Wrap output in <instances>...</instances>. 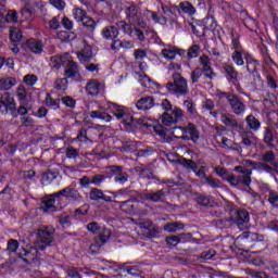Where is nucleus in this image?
Instances as JSON below:
<instances>
[{
  "label": "nucleus",
  "mask_w": 278,
  "mask_h": 278,
  "mask_svg": "<svg viewBox=\"0 0 278 278\" xmlns=\"http://www.w3.org/2000/svg\"><path fill=\"white\" fill-rule=\"evenodd\" d=\"M186 225L181 222H172L166 224L163 229L164 231H168L169 233H175L178 229H184Z\"/></svg>",
  "instance_id": "30"
},
{
  "label": "nucleus",
  "mask_w": 278,
  "mask_h": 278,
  "mask_svg": "<svg viewBox=\"0 0 278 278\" xmlns=\"http://www.w3.org/2000/svg\"><path fill=\"white\" fill-rule=\"evenodd\" d=\"M241 142L244 147H253L255 144V136L249 131H243L241 134Z\"/></svg>",
  "instance_id": "33"
},
{
  "label": "nucleus",
  "mask_w": 278,
  "mask_h": 278,
  "mask_svg": "<svg viewBox=\"0 0 278 278\" xmlns=\"http://www.w3.org/2000/svg\"><path fill=\"white\" fill-rule=\"evenodd\" d=\"M251 220V215H249V212L244 208H239L233 212V214L230 216V222L237 225L239 229H244L247 225H249V222Z\"/></svg>",
  "instance_id": "5"
},
{
  "label": "nucleus",
  "mask_w": 278,
  "mask_h": 278,
  "mask_svg": "<svg viewBox=\"0 0 278 278\" xmlns=\"http://www.w3.org/2000/svg\"><path fill=\"white\" fill-rule=\"evenodd\" d=\"M136 108L142 112H147L148 110L155 108V98L151 96L140 98L136 103Z\"/></svg>",
  "instance_id": "12"
},
{
  "label": "nucleus",
  "mask_w": 278,
  "mask_h": 278,
  "mask_svg": "<svg viewBox=\"0 0 278 278\" xmlns=\"http://www.w3.org/2000/svg\"><path fill=\"white\" fill-rule=\"evenodd\" d=\"M55 233V229L51 226H43L37 231V249L39 251H45L47 247H51V242H53V235Z\"/></svg>",
  "instance_id": "3"
},
{
  "label": "nucleus",
  "mask_w": 278,
  "mask_h": 278,
  "mask_svg": "<svg viewBox=\"0 0 278 278\" xmlns=\"http://www.w3.org/2000/svg\"><path fill=\"white\" fill-rule=\"evenodd\" d=\"M68 87V80L66 78H59L55 80V90H66Z\"/></svg>",
  "instance_id": "58"
},
{
  "label": "nucleus",
  "mask_w": 278,
  "mask_h": 278,
  "mask_svg": "<svg viewBox=\"0 0 278 278\" xmlns=\"http://www.w3.org/2000/svg\"><path fill=\"white\" fill-rule=\"evenodd\" d=\"M50 5L62 12L66 8V2L63 0H49Z\"/></svg>",
  "instance_id": "63"
},
{
  "label": "nucleus",
  "mask_w": 278,
  "mask_h": 278,
  "mask_svg": "<svg viewBox=\"0 0 278 278\" xmlns=\"http://www.w3.org/2000/svg\"><path fill=\"white\" fill-rule=\"evenodd\" d=\"M268 203L271 207L278 210V192L276 190L270 189L268 193Z\"/></svg>",
  "instance_id": "44"
},
{
  "label": "nucleus",
  "mask_w": 278,
  "mask_h": 278,
  "mask_svg": "<svg viewBox=\"0 0 278 278\" xmlns=\"http://www.w3.org/2000/svg\"><path fill=\"white\" fill-rule=\"evenodd\" d=\"M136 199L126 200L124 202L119 203V207L122 212H125L126 214H132V212H136V206L131 204Z\"/></svg>",
  "instance_id": "31"
},
{
  "label": "nucleus",
  "mask_w": 278,
  "mask_h": 278,
  "mask_svg": "<svg viewBox=\"0 0 278 278\" xmlns=\"http://www.w3.org/2000/svg\"><path fill=\"white\" fill-rule=\"evenodd\" d=\"M111 236H112V230H110L108 228H103L100 232L99 241L101 242V244H105V242H108V240H110Z\"/></svg>",
  "instance_id": "53"
},
{
  "label": "nucleus",
  "mask_w": 278,
  "mask_h": 278,
  "mask_svg": "<svg viewBox=\"0 0 278 278\" xmlns=\"http://www.w3.org/2000/svg\"><path fill=\"white\" fill-rule=\"evenodd\" d=\"M7 23H18V13L16 12V10L8 11Z\"/></svg>",
  "instance_id": "60"
},
{
  "label": "nucleus",
  "mask_w": 278,
  "mask_h": 278,
  "mask_svg": "<svg viewBox=\"0 0 278 278\" xmlns=\"http://www.w3.org/2000/svg\"><path fill=\"white\" fill-rule=\"evenodd\" d=\"M200 65L202 66L201 71H211L212 68V61H210V56L206 54H202L199 59Z\"/></svg>",
  "instance_id": "40"
},
{
  "label": "nucleus",
  "mask_w": 278,
  "mask_h": 278,
  "mask_svg": "<svg viewBox=\"0 0 278 278\" xmlns=\"http://www.w3.org/2000/svg\"><path fill=\"white\" fill-rule=\"evenodd\" d=\"M10 112L12 116L16 117L18 114L16 113V102L14 98L10 96V93H4V105L2 106V111L0 112Z\"/></svg>",
  "instance_id": "13"
},
{
  "label": "nucleus",
  "mask_w": 278,
  "mask_h": 278,
  "mask_svg": "<svg viewBox=\"0 0 278 278\" xmlns=\"http://www.w3.org/2000/svg\"><path fill=\"white\" fill-rule=\"evenodd\" d=\"M80 23L83 27H86L88 31H91V34L97 29V22L88 15Z\"/></svg>",
  "instance_id": "36"
},
{
  "label": "nucleus",
  "mask_w": 278,
  "mask_h": 278,
  "mask_svg": "<svg viewBox=\"0 0 278 278\" xmlns=\"http://www.w3.org/2000/svg\"><path fill=\"white\" fill-rule=\"evenodd\" d=\"M66 60L64 61V65L65 66V72L64 75L67 79H73L75 77H77L78 73H79V67L77 66V63H75V61H73V58H71V54H66Z\"/></svg>",
  "instance_id": "9"
},
{
  "label": "nucleus",
  "mask_w": 278,
  "mask_h": 278,
  "mask_svg": "<svg viewBox=\"0 0 278 278\" xmlns=\"http://www.w3.org/2000/svg\"><path fill=\"white\" fill-rule=\"evenodd\" d=\"M16 94L20 101H25V99H27V89L25 86L20 85L16 89Z\"/></svg>",
  "instance_id": "62"
},
{
  "label": "nucleus",
  "mask_w": 278,
  "mask_h": 278,
  "mask_svg": "<svg viewBox=\"0 0 278 278\" xmlns=\"http://www.w3.org/2000/svg\"><path fill=\"white\" fill-rule=\"evenodd\" d=\"M174 8L177 10V12H179V14H181V12L188 16H194V14H197V9L188 1H182L179 3V5H174Z\"/></svg>",
  "instance_id": "14"
},
{
  "label": "nucleus",
  "mask_w": 278,
  "mask_h": 278,
  "mask_svg": "<svg viewBox=\"0 0 278 278\" xmlns=\"http://www.w3.org/2000/svg\"><path fill=\"white\" fill-rule=\"evenodd\" d=\"M172 134L174 138H178L180 140H190V137L185 132V127L176 126L173 128Z\"/></svg>",
  "instance_id": "35"
},
{
  "label": "nucleus",
  "mask_w": 278,
  "mask_h": 278,
  "mask_svg": "<svg viewBox=\"0 0 278 278\" xmlns=\"http://www.w3.org/2000/svg\"><path fill=\"white\" fill-rule=\"evenodd\" d=\"M66 54L64 56H51L50 64L52 68H55V71H60L61 66H64V61H66Z\"/></svg>",
  "instance_id": "38"
},
{
  "label": "nucleus",
  "mask_w": 278,
  "mask_h": 278,
  "mask_svg": "<svg viewBox=\"0 0 278 278\" xmlns=\"http://www.w3.org/2000/svg\"><path fill=\"white\" fill-rule=\"evenodd\" d=\"M238 240L244 249H248L245 251L249 252L250 249H255V247H257V242H260V235H257V232H243L238 236Z\"/></svg>",
  "instance_id": "7"
},
{
  "label": "nucleus",
  "mask_w": 278,
  "mask_h": 278,
  "mask_svg": "<svg viewBox=\"0 0 278 278\" xmlns=\"http://www.w3.org/2000/svg\"><path fill=\"white\" fill-rule=\"evenodd\" d=\"M80 62H88L92 58V48L90 46H85L84 49L76 53Z\"/></svg>",
  "instance_id": "28"
},
{
  "label": "nucleus",
  "mask_w": 278,
  "mask_h": 278,
  "mask_svg": "<svg viewBox=\"0 0 278 278\" xmlns=\"http://www.w3.org/2000/svg\"><path fill=\"white\" fill-rule=\"evenodd\" d=\"M106 170H109L110 179L115 177L114 181L121 184V186H124V184L129 181V174L123 172V166L121 165H110L106 167Z\"/></svg>",
  "instance_id": "4"
},
{
  "label": "nucleus",
  "mask_w": 278,
  "mask_h": 278,
  "mask_svg": "<svg viewBox=\"0 0 278 278\" xmlns=\"http://www.w3.org/2000/svg\"><path fill=\"white\" fill-rule=\"evenodd\" d=\"M17 250H18V241H16L15 239H10L8 241L7 251H9V253H16Z\"/></svg>",
  "instance_id": "61"
},
{
  "label": "nucleus",
  "mask_w": 278,
  "mask_h": 278,
  "mask_svg": "<svg viewBox=\"0 0 278 278\" xmlns=\"http://www.w3.org/2000/svg\"><path fill=\"white\" fill-rule=\"evenodd\" d=\"M168 189H160L156 191H150L142 194V199L150 201L151 203H164L166 201V194H169Z\"/></svg>",
  "instance_id": "8"
},
{
  "label": "nucleus",
  "mask_w": 278,
  "mask_h": 278,
  "mask_svg": "<svg viewBox=\"0 0 278 278\" xmlns=\"http://www.w3.org/2000/svg\"><path fill=\"white\" fill-rule=\"evenodd\" d=\"M199 53H201V48L199 47V45H193L192 47L189 48L187 52V58H189V60L199 58Z\"/></svg>",
  "instance_id": "51"
},
{
  "label": "nucleus",
  "mask_w": 278,
  "mask_h": 278,
  "mask_svg": "<svg viewBox=\"0 0 278 278\" xmlns=\"http://www.w3.org/2000/svg\"><path fill=\"white\" fill-rule=\"evenodd\" d=\"M73 14H74V18H75V21H77V23H81L88 16V13L86 12V10L80 9V8L74 9Z\"/></svg>",
  "instance_id": "42"
},
{
  "label": "nucleus",
  "mask_w": 278,
  "mask_h": 278,
  "mask_svg": "<svg viewBox=\"0 0 278 278\" xmlns=\"http://www.w3.org/2000/svg\"><path fill=\"white\" fill-rule=\"evenodd\" d=\"M201 77H203V70H201V67H195L191 72V84H199V79H201Z\"/></svg>",
  "instance_id": "52"
},
{
  "label": "nucleus",
  "mask_w": 278,
  "mask_h": 278,
  "mask_svg": "<svg viewBox=\"0 0 278 278\" xmlns=\"http://www.w3.org/2000/svg\"><path fill=\"white\" fill-rule=\"evenodd\" d=\"M102 36L106 40H114V38H118V28L116 26H108L102 29Z\"/></svg>",
  "instance_id": "23"
},
{
  "label": "nucleus",
  "mask_w": 278,
  "mask_h": 278,
  "mask_svg": "<svg viewBox=\"0 0 278 278\" xmlns=\"http://www.w3.org/2000/svg\"><path fill=\"white\" fill-rule=\"evenodd\" d=\"M50 29H60L62 25L60 24V15L54 16L50 22H49Z\"/></svg>",
  "instance_id": "64"
},
{
  "label": "nucleus",
  "mask_w": 278,
  "mask_h": 278,
  "mask_svg": "<svg viewBox=\"0 0 278 278\" xmlns=\"http://www.w3.org/2000/svg\"><path fill=\"white\" fill-rule=\"evenodd\" d=\"M111 108H112V110H113L114 116H115L118 121L125 118V117L127 116L128 112H129V109H127V108H125V106H123V105H118V104H116V103H112V104H111Z\"/></svg>",
  "instance_id": "22"
},
{
  "label": "nucleus",
  "mask_w": 278,
  "mask_h": 278,
  "mask_svg": "<svg viewBox=\"0 0 278 278\" xmlns=\"http://www.w3.org/2000/svg\"><path fill=\"white\" fill-rule=\"evenodd\" d=\"M277 136H275V130L270 127H266L264 132H263V142L267 147H275V140Z\"/></svg>",
  "instance_id": "18"
},
{
  "label": "nucleus",
  "mask_w": 278,
  "mask_h": 278,
  "mask_svg": "<svg viewBox=\"0 0 278 278\" xmlns=\"http://www.w3.org/2000/svg\"><path fill=\"white\" fill-rule=\"evenodd\" d=\"M245 123L250 131H260V128L262 127V122H260L253 114L245 117Z\"/></svg>",
  "instance_id": "21"
},
{
  "label": "nucleus",
  "mask_w": 278,
  "mask_h": 278,
  "mask_svg": "<svg viewBox=\"0 0 278 278\" xmlns=\"http://www.w3.org/2000/svg\"><path fill=\"white\" fill-rule=\"evenodd\" d=\"M40 210H42V212H50V213L58 212V206H55V199H52L49 195H47L41 201Z\"/></svg>",
  "instance_id": "17"
},
{
  "label": "nucleus",
  "mask_w": 278,
  "mask_h": 278,
  "mask_svg": "<svg viewBox=\"0 0 278 278\" xmlns=\"http://www.w3.org/2000/svg\"><path fill=\"white\" fill-rule=\"evenodd\" d=\"M101 88V84L97 79H91L86 85V92L90 97H97L99 94V90Z\"/></svg>",
  "instance_id": "19"
},
{
  "label": "nucleus",
  "mask_w": 278,
  "mask_h": 278,
  "mask_svg": "<svg viewBox=\"0 0 278 278\" xmlns=\"http://www.w3.org/2000/svg\"><path fill=\"white\" fill-rule=\"evenodd\" d=\"M126 20L131 25H137V27H140L141 29H147V21L144 17H142V12L140 11V8H138L135 3H131L129 7L125 10Z\"/></svg>",
  "instance_id": "1"
},
{
  "label": "nucleus",
  "mask_w": 278,
  "mask_h": 278,
  "mask_svg": "<svg viewBox=\"0 0 278 278\" xmlns=\"http://www.w3.org/2000/svg\"><path fill=\"white\" fill-rule=\"evenodd\" d=\"M212 225L216 227V229H227V227L231 225V217L213 220Z\"/></svg>",
  "instance_id": "39"
},
{
  "label": "nucleus",
  "mask_w": 278,
  "mask_h": 278,
  "mask_svg": "<svg viewBox=\"0 0 278 278\" xmlns=\"http://www.w3.org/2000/svg\"><path fill=\"white\" fill-rule=\"evenodd\" d=\"M118 29H122L124 34H127V36H131L134 34V28H131V24H127L125 21H121L117 23Z\"/></svg>",
  "instance_id": "48"
},
{
  "label": "nucleus",
  "mask_w": 278,
  "mask_h": 278,
  "mask_svg": "<svg viewBox=\"0 0 278 278\" xmlns=\"http://www.w3.org/2000/svg\"><path fill=\"white\" fill-rule=\"evenodd\" d=\"M162 123H163V125L168 127V126L173 125V123H177V118H175L174 115H170L168 113H164L162 115Z\"/></svg>",
  "instance_id": "54"
},
{
  "label": "nucleus",
  "mask_w": 278,
  "mask_h": 278,
  "mask_svg": "<svg viewBox=\"0 0 278 278\" xmlns=\"http://www.w3.org/2000/svg\"><path fill=\"white\" fill-rule=\"evenodd\" d=\"M215 256H216L215 250H207V251H203L197 257L198 260H202V262H207V260H213Z\"/></svg>",
  "instance_id": "46"
},
{
  "label": "nucleus",
  "mask_w": 278,
  "mask_h": 278,
  "mask_svg": "<svg viewBox=\"0 0 278 278\" xmlns=\"http://www.w3.org/2000/svg\"><path fill=\"white\" fill-rule=\"evenodd\" d=\"M245 62H247L248 72L252 73V75H255V73H257V67L260 66V62L253 59V56H251L250 54H245Z\"/></svg>",
  "instance_id": "25"
},
{
  "label": "nucleus",
  "mask_w": 278,
  "mask_h": 278,
  "mask_svg": "<svg viewBox=\"0 0 278 278\" xmlns=\"http://www.w3.org/2000/svg\"><path fill=\"white\" fill-rule=\"evenodd\" d=\"M122 122L126 129H129L136 125V118L134 115H131V113H129V111L127 112L126 117L122 118Z\"/></svg>",
  "instance_id": "45"
},
{
  "label": "nucleus",
  "mask_w": 278,
  "mask_h": 278,
  "mask_svg": "<svg viewBox=\"0 0 278 278\" xmlns=\"http://www.w3.org/2000/svg\"><path fill=\"white\" fill-rule=\"evenodd\" d=\"M245 55H249V53L244 52V50H235L232 53V61L237 66H244Z\"/></svg>",
  "instance_id": "29"
},
{
  "label": "nucleus",
  "mask_w": 278,
  "mask_h": 278,
  "mask_svg": "<svg viewBox=\"0 0 278 278\" xmlns=\"http://www.w3.org/2000/svg\"><path fill=\"white\" fill-rule=\"evenodd\" d=\"M58 176L51 170L45 172L41 174V184L49 185L51 184Z\"/></svg>",
  "instance_id": "47"
},
{
  "label": "nucleus",
  "mask_w": 278,
  "mask_h": 278,
  "mask_svg": "<svg viewBox=\"0 0 278 278\" xmlns=\"http://www.w3.org/2000/svg\"><path fill=\"white\" fill-rule=\"evenodd\" d=\"M228 103L232 114L236 116H242V114L247 112V104H244V101H242V99L238 96L231 99Z\"/></svg>",
  "instance_id": "10"
},
{
  "label": "nucleus",
  "mask_w": 278,
  "mask_h": 278,
  "mask_svg": "<svg viewBox=\"0 0 278 278\" xmlns=\"http://www.w3.org/2000/svg\"><path fill=\"white\" fill-rule=\"evenodd\" d=\"M16 86V79L13 77L0 79V90H10Z\"/></svg>",
  "instance_id": "32"
},
{
  "label": "nucleus",
  "mask_w": 278,
  "mask_h": 278,
  "mask_svg": "<svg viewBox=\"0 0 278 278\" xmlns=\"http://www.w3.org/2000/svg\"><path fill=\"white\" fill-rule=\"evenodd\" d=\"M181 166L189 170H193V173H197V168H199V165H197V162L188 159L180 160Z\"/></svg>",
  "instance_id": "43"
},
{
  "label": "nucleus",
  "mask_w": 278,
  "mask_h": 278,
  "mask_svg": "<svg viewBox=\"0 0 278 278\" xmlns=\"http://www.w3.org/2000/svg\"><path fill=\"white\" fill-rule=\"evenodd\" d=\"M65 155L68 160H76L79 156V151L73 147H67L65 150Z\"/></svg>",
  "instance_id": "56"
},
{
  "label": "nucleus",
  "mask_w": 278,
  "mask_h": 278,
  "mask_svg": "<svg viewBox=\"0 0 278 278\" xmlns=\"http://www.w3.org/2000/svg\"><path fill=\"white\" fill-rule=\"evenodd\" d=\"M105 179H110V169H108L103 175L101 174L93 175L91 177V184H93V186H101V184H103Z\"/></svg>",
  "instance_id": "34"
},
{
  "label": "nucleus",
  "mask_w": 278,
  "mask_h": 278,
  "mask_svg": "<svg viewBox=\"0 0 278 278\" xmlns=\"http://www.w3.org/2000/svg\"><path fill=\"white\" fill-rule=\"evenodd\" d=\"M195 201L201 207H212V205H214V201L211 197L203 195L201 193H197Z\"/></svg>",
  "instance_id": "27"
},
{
  "label": "nucleus",
  "mask_w": 278,
  "mask_h": 278,
  "mask_svg": "<svg viewBox=\"0 0 278 278\" xmlns=\"http://www.w3.org/2000/svg\"><path fill=\"white\" fill-rule=\"evenodd\" d=\"M276 157L275 152L273 150H268L262 154L261 160L265 164H274Z\"/></svg>",
  "instance_id": "41"
},
{
  "label": "nucleus",
  "mask_w": 278,
  "mask_h": 278,
  "mask_svg": "<svg viewBox=\"0 0 278 278\" xmlns=\"http://www.w3.org/2000/svg\"><path fill=\"white\" fill-rule=\"evenodd\" d=\"M252 175H253V169H251L250 172L241 175V184H242V186H245V188H250L251 187V184L253 181V179L251 178Z\"/></svg>",
  "instance_id": "50"
},
{
  "label": "nucleus",
  "mask_w": 278,
  "mask_h": 278,
  "mask_svg": "<svg viewBox=\"0 0 278 278\" xmlns=\"http://www.w3.org/2000/svg\"><path fill=\"white\" fill-rule=\"evenodd\" d=\"M140 229H142V236L148 240H153V238H160V227L151 220L139 223Z\"/></svg>",
  "instance_id": "6"
},
{
  "label": "nucleus",
  "mask_w": 278,
  "mask_h": 278,
  "mask_svg": "<svg viewBox=\"0 0 278 278\" xmlns=\"http://www.w3.org/2000/svg\"><path fill=\"white\" fill-rule=\"evenodd\" d=\"M90 117L91 118H100V121H105V123L112 122V115H110L108 113H103L101 111H91Z\"/></svg>",
  "instance_id": "37"
},
{
  "label": "nucleus",
  "mask_w": 278,
  "mask_h": 278,
  "mask_svg": "<svg viewBox=\"0 0 278 278\" xmlns=\"http://www.w3.org/2000/svg\"><path fill=\"white\" fill-rule=\"evenodd\" d=\"M162 54L166 60H175L177 56V49H163Z\"/></svg>",
  "instance_id": "59"
},
{
  "label": "nucleus",
  "mask_w": 278,
  "mask_h": 278,
  "mask_svg": "<svg viewBox=\"0 0 278 278\" xmlns=\"http://www.w3.org/2000/svg\"><path fill=\"white\" fill-rule=\"evenodd\" d=\"M224 71L227 75V79L236 85L238 84V71H236V67H233V65H230V64H225L224 65Z\"/></svg>",
  "instance_id": "20"
},
{
  "label": "nucleus",
  "mask_w": 278,
  "mask_h": 278,
  "mask_svg": "<svg viewBox=\"0 0 278 278\" xmlns=\"http://www.w3.org/2000/svg\"><path fill=\"white\" fill-rule=\"evenodd\" d=\"M89 199L91 201H105V203H112V197L105 195L103 190L99 188H91L89 192Z\"/></svg>",
  "instance_id": "15"
},
{
  "label": "nucleus",
  "mask_w": 278,
  "mask_h": 278,
  "mask_svg": "<svg viewBox=\"0 0 278 278\" xmlns=\"http://www.w3.org/2000/svg\"><path fill=\"white\" fill-rule=\"evenodd\" d=\"M220 121L226 127H232V129H240V124H238V119L229 113H223L220 116Z\"/></svg>",
  "instance_id": "16"
},
{
  "label": "nucleus",
  "mask_w": 278,
  "mask_h": 278,
  "mask_svg": "<svg viewBox=\"0 0 278 278\" xmlns=\"http://www.w3.org/2000/svg\"><path fill=\"white\" fill-rule=\"evenodd\" d=\"M45 104L46 108H50V110H60V99L53 98L49 92L46 93Z\"/></svg>",
  "instance_id": "26"
},
{
  "label": "nucleus",
  "mask_w": 278,
  "mask_h": 278,
  "mask_svg": "<svg viewBox=\"0 0 278 278\" xmlns=\"http://www.w3.org/2000/svg\"><path fill=\"white\" fill-rule=\"evenodd\" d=\"M24 47H26V49L30 50V52L35 54H40L45 50V43H42V40L35 38L26 40Z\"/></svg>",
  "instance_id": "11"
},
{
  "label": "nucleus",
  "mask_w": 278,
  "mask_h": 278,
  "mask_svg": "<svg viewBox=\"0 0 278 278\" xmlns=\"http://www.w3.org/2000/svg\"><path fill=\"white\" fill-rule=\"evenodd\" d=\"M185 136H188L189 140H192V142H197V140H199V130H197V126L188 124V126L185 127Z\"/></svg>",
  "instance_id": "24"
},
{
  "label": "nucleus",
  "mask_w": 278,
  "mask_h": 278,
  "mask_svg": "<svg viewBox=\"0 0 278 278\" xmlns=\"http://www.w3.org/2000/svg\"><path fill=\"white\" fill-rule=\"evenodd\" d=\"M59 223L62 227H71V215L68 213H62L59 216Z\"/></svg>",
  "instance_id": "55"
},
{
  "label": "nucleus",
  "mask_w": 278,
  "mask_h": 278,
  "mask_svg": "<svg viewBox=\"0 0 278 278\" xmlns=\"http://www.w3.org/2000/svg\"><path fill=\"white\" fill-rule=\"evenodd\" d=\"M76 140H78L79 142H92V140H90L88 138V130H86V128H81L79 131H78V135L76 137Z\"/></svg>",
  "instance_id": "57"
},
{
  "label": "nucleus",
  "mask_w": 278,
  "mask_h": 278,
  "mask_svg": "<svg viewBox=\"0 0 278 278\" xmlns=\"http://www.w3.org/2000/svg\"><path fill=\"white\" fill-rule=\"evenodd\" d=\"M173 80L166 84V88L169 92L175 94H188V80L181 76L180 73L175 72L173 75Z\"/></svg>",
  "instance_id": "2"
},
{
  "label": "nucleus",
  "mask_w": 278,
  "mask_h": 278,
  "mask_svg": "<svg viewBox=\"0 0 278 278\" xmlns=\"http://www.w3.org/2000/svg\"><path fill=\"white\" fill-rule=\"evenodd\" d=\"M10 38L12 42H21L23 40V33L17 28L10 29Z\"/></svg>",
  "instance_id": "49"
}]
</instances>
